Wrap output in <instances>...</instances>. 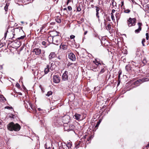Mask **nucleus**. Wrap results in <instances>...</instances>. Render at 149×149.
<instances>
[{
  "label": "nucleus",
  "instance_id": "obj_1",
  "mask_svg": "<svg viewBox=\"0 0 149 149\" xmlns=\"http://www.w3.org/2000/svg\"><path fill=\"white\" fill-rule=\"evenodd\" d=\"M7 128L10 131H19L21 128L20 126L18 123L15 124L13 122H11L7 125Z\"/></svg>",
  "mask_w": 149,
  "mask_h": 149
},
{
  "label": "nucleus",
  "instance_id": "obj_2",
  "mask_svg": "<svg viewBox=\"0 0 149 149\" xmlns=\"http://www.w3.org/2000/svg\"><path fill=\"white\" fill-rule=\"evenodd\" d=\"M56 33V35L52 36V39L53 42L54 44L58 45L60 43V40L61 39V36L58 35V33L56 31L51 32V34L52 35L54 33Z\"/></svg>",
  "mask_w": 149,
  "mask_h": 149
},
{
  "label": "nucleus",
  "instance_id": "obj_3",
  "mask_svg": "<svg viewBox=\"0 0 149 149\" xmlns=\"http://www.w3.org/2000/svg\"><path fill=\"white\" fill-rule=\"evenodd\" d=\"M52 125L56 127H58L62 125H63V122L62 118L56 117H54Z\"/></svg>",
  "mask_w": 149,
  "mask_h": 149
},
{
  "label": "nucleus",
  "instance_id": "obj_4",
  "mask_svg": "<svg viewBox=\"0 0 149 149\" xmlns=\"http://www.w3.org/2000/svg\"><path fill=\"white\" fill-rule=\"evenodd\" d=\"M68 72L67 71H65L63 74L62 77V80L63 81H69L71 79L68 75Z\"/></svg>",
  "mask_w": 149,
  "mask_h": 149
},
{
  "label": "nucleus",
  "instance_id": "obj_5",
  "mask_svg": "<svg viewBox=\"0 0 149 149\" xmlns=\"http://www.w3.org/2000/svg\"><path fill=\"white\" fill-rule=\"evenodd\" d=\"M136 19L135 18L130 17L127 20V24L129 27L134 26L135 25Z\"/></svg>",
  "mask_w": 149,
  "mask_h": 149
},
{
  "label": "nucleus",
  "instance_id": "obj_6",
  "mask_svg": "<svg viewBox=\"0 0 149 149\" xmlns=\"http://www.w3.org/2000/svg\"><path fill=\"white\" fill-rule=\"evenodd\" d=\"M70 119V117L68 115H65L63 118L62 121L63 123H67L69 122Z\"/></svg>",
  "mask_w": 149,
  "mask_h": 149
},
{
  "label": "nucleus",
  "instance_id": "obj_7",
  "mask_svg": "<svg viewBox=\"0 0 149 149\" xmlns=\"http://www.w3.org/2000/svg\"><path fill=\"white\" fill-rule=\"evenodd\" d=\"M53 81L56 83H59L61 80L60 77L58 75H56L53 77Z\"/></svg>",
  "mask_w": 149,
  "mask_h": 149
},
{
  "label": "nucleus",
  "instance_id": "obj_8",
  "mask_svg": "<svg viewBox=\"0 0 149 149\" xmlns=\"http://www.w3.org/2000/svg\"><path fill=\"white\" fill-rule=\"evenodd\" d=\"M138 26V28L135 30L134 32L136 33H138L141 30L142 24L141 22H138L137 23Z\"/></svg>",
  "mask_w": 149,
  "mask_h": 149
},
{
  "label": "nucleus",
  "instance_id": "obj_9",
  "mask_svg": "<svg viewBox=\"0 0 149 149\" xmlns=\"http://www.w3.org/2000/svg\"><path fill=\"white\" fill-rule=\"evenodd\" d=\"M32 52L35 53L36 55H39L41 53V50L39 48H36L34 49Z\"/></svg>",
  "mask_w": 149,
  "mask_h": 149
},
{
  "label": "nucleus",
  "instance_id": "obj_10",
  "mask_svg": "<svg viewBox=\"0 0 149 149\" xmlns=\"http://www.w3.org/2000/svg\"><path fill=\"white\" fill-rule=\"evenodd\" d=\"M68 57L72 61H74L76 60L75 55L72 53H70L69 54Z\"/></svg>",
  "mask_w": 149,
  "mask_h": 149
},
{
  "label": "nucleus",
  "instance_id": "obj_11",
  "mask_svg": "<svg viewBox=\"0 0 149 149\" xmlns=\"http://www.w3.org/2000/svg\"><path fill=\"white\" fill-rule=\"evenodd\" d=\"M95 8H96V17L97 18L98 21H99L100 19V16L99 15V11L100 10V8L98 7L97 6H95Z\"/></svg>",
  "mask_w": 149,
  "mask_h": 149
},
{
  "label": "nucleus",
  "instance_id": "obj_12",
  "mask_svg": "<svg viewBox=\"0 0 149 149\" xmlns=\"http://www.w3.org/2000/svg\"><path fill=\"white\" fill-rule=\"evenodd\" d=\"M148 80L147 78H143L141 79H139L136 81L135 82V84H138L139 82H143L144 81H147Z\"/></svg>",
  "mask_w": 149,
  "mask_h": 149
},
{
  "label": "nucleus",
  "instance_id": "obj_13",
  "mask_svg": "<svg viewBox=\"0 0 149 149\" xmlns=\"http://www.w3.org/2000/svg\"><path fill=\"white\" fill-rule=\"evenodd\" d=\"M32 72L34 75L36 76L38 75V70L37 68H34L32 69Z\"/></svg>",
  "mask_w": 149,
  "mask_h": 149
},
{
  "label": "nucleus",
  "instance_id": "obj_14",
  "mask_svg": "<svg viewBox=\"0 0 149 149\" xmlns=\"http://www.w3.org/2000/svg\"><path fill=\"white\" fill-rule=\"evenodd\" d=\"M56 56V54L54 52H51L49 56V59L51 60L53 58H54Z\"/></svg>",
  "mask_w": 149,
  "mask_h": 149
},
{
  "label": "nucleus",
  "instance_id": "obj_15",
  "mask_svg": "<svg viewBox=\"0 0 149 149\" xmlns=\"http://www.w3.org/2000/svg\"><path fill=\"white\" fill-rule=\"evenodd\" d=\"M104 65H103L102 66L100 67V68H101V71H100V72L98 73V76L99 75L101 74H102L103 73H104L105 71L106 70L105 69V66H104Z\"/></svg>",
  "mask_w": 149,
  "mask_h": 149
},
{
  "label": "nucleus",
  "instance_id": "obj_16",
  "mask_svg": "<svg viewBox=\"0 0 149 149\" xmlns=\"http://www.w3.org/2000/svg\"><path fill=\"white\" fill-rule=\"evenodd\" d=\"M48 42L47 41H42V47H46L48 45Z\"/></svg>",
  "mask_w": 149,
  "mask_h": 149
},
{
  "label": "nucleus",
  "instance_id": "obj_17",
  "mask_svg": "<svg viewBox=\"0 0 149 149\" xmlns=\"http://www.w3.org/2000/svg\"><path fill=\"white\" fill-rule=\"evenodd\" d=\"M95 63L96 65H97V67H99L100 68V67L103 65H104L102 63H101L99 61H95Z\"/></svg>",
  "mask_w": 149,
  "mask_h": 149
},
{
  "label": "nucleus",
  "instance_id": "obj_18",
  "mask_svg": "<svg viewBox=\"0 0 149 149\" xmlns=\"http://www.w3.org/2000/svg\"><path fill=\"white\" fill-rule=\"evenodd\" d=\"M67 45L61 44L60 46V48L62 49L63 50H66L67 48Z\"/></svg>",
  "mask_w": 149,
  "mask_h": 149
},
{
  "label": "nucleus",
  "instance_id": "obj_19",
  "mask_svg": "<svg viewBox=\"0 0 149 149\" xmlns=\"http://www.w3.org/2000/svg\"><path fill=\"white\" fill-rule=\"evenodd\" d=\"M74 118L77 120H79L80 119L81 115L80 114L76 113L74 115Z\"/></svg>",
  "mask_w": 149,
  "mask_h": 149
},
{
  "label": "nucleus",
  "instance_id": "obj_20",
  "mask_svg": "<svg viewBox=\"0 0 149 149\" xmlns=\"http://www.w3.org/2000/svg\"><path fill=\"white\" fill-rule=\"evenodd\" d=\"M6 100V99L3 96L0 94V101L4 102Z\"/></svg>",
  "mask_w": 149,
  "mask_h": 149
},
{
  "label": "nucleus",
  "instance_id": "obj_21",
  "mask_svg": "<svg viewBox=\"0 0 149 149\" xmlns=\"http://www.w3.org/2000/svg\"><path fill=\"white\" fill-rule=\"evenodd\" d=\"M75 127V126L74 125L71 124L69 126V129H68V131H70L73 130L74 129Z\"/></svg>",
  "mask_w": 149,
  "mask_h": 149
},
{
  "label": "nucleus",
  "instance_id": "obj_22",
  "mask_svg": "<svg viewBox=\"0 0 149 149\" xmlns=\"http://www.w3.org/2000/svg\"><path fill=\"white\" fill-rule=\"evenodd\" d=\"M72 146V142H67V143L66 144V146L68 148V149H69L71 148Z\"/></svg>",
  "mask_w": 149,
  "mask_h": 149
},
{
  "label": "nucleus",
  "instance_id": "obj_23",
  "mask_svg": "<svg viewBox=\"0 0 149 149\" xmlns=\"http://www.w3.org/2000/svg\"><path fill=\"white\" fill-rule=\"evenodd\" d=\"M125 69L127 71H129L131 69L130 65H127L125 67Z\"/></svg>",
  "mask_w": 149,
  "mask_h": 149
},
{
  "label": "nucleus",
  "instance_id": "obj_24",
  "mask_svg": "<svg viewBox=\"0 0 149 149\" xmlns=\"http://www.w3.org/2000/svg\"><path fill=\"white\" fill-rule=\"evenodd\" d=\"M106 28L108 30H110L111 29V25L109 24L107 26H106Z\"/></svg>",
  "mask_w": 149,
  "mask_h": 149
},
{
  "label": "nucleus",
  "instance_id": "obj_25",
  "mask_svg": "<svg viewBox=\"0 0 149 149\" xmlns=\"http://www.w3.org/2000/svg\"><path fill=\"white\" fill-rule=\"evenodd\" d=\"M111 5L113 6V7H114V6H116V3L114 0H112L111 1Z\"/></svg>",
  "mask_w": 149,
  "mask_h": 149
},
{
  "label": "nucleus",
  "instance_id": "obj_26",
  "mask_svg": "<svg viewBox=\"0 0 149 149\" xmlns=\"http://www.w3.org/2000/svg\"><path fill=\"white\" fill-rule=\"evenodd\" d=\"M52 92L51 91H48L47 94L46 95V96H49L50 95H51L52 94Z\"/></svg>",
  "mask_w": 149,
  "mask_h": 149
},
{
  "label": "nucleus",
  "instance_id": "obj_27",
  "mask_svg": "<svg viewBox=\"0 0 149 149\" xmlns=\"http://www.w3.org/2000/svg\"><path fill=\"white\" fill-rule=\"evenodd\" d=\"M120 15V14L119 13H116V17L117 19V20L119 19L120 18V17H119Z\"/></svg>",
  "mask_w": 149,
  "mask_h": 149
},
{
  "label": "nucleus",
  "instance_id": "obj_28",
  "mask_svg": "<svg viewBox=\"0 0 149 149\" xmlns=\"http://www.w3.org/2000/svg\"><path fill=\"white\" fill-rule=\"evenodd\" d=\"M8 5L6 3V5L4 7V9L6 11H7L8 10Z\"/></svg>",
  "mask_w": 149,
  "mask_h": 149
},
{
  "label": "nucleus",
  "instance_id": "obj_29",
  "mask_svg": "<svg viewBox=\"0 0 149 149\" xmlns=\"http://www.w3.org/2000/svg\"><path fill=\"white\" fill-rule=\"evenodd\" d=\"M100 121H99L98 122H97V124L95 126L94 128H96V129H97V127H98V126L100 124Z\"/></svg>",
  "mask_w": 149,
  "mask_h": 149
},
{
  "label": "nucleus",
  "instance_id": "obj_30",
  "mask_svg": "<svg viewBox=\"0 0 149 149\" xmlns=\"http://www.w3.org/2000/svg\"><path fill=\"white\" fill-rule=\"evenodd\" d=\"M56 21L58 23H60L61 22V20L60 19L56 18Z\"/></svg>",
  "mask_w": 149,
  "mask_h": 149
},
{
  "label": "nucleus",
  "instance_id": "obj_31",
  "mask_svg": "<svg viewBox=\"0 0 149 149\" xmlns=\"http://www.w3.org/2000/svg\"><path fill=\"white\" fill-rule=\"evenodd\" d=\"M145 42V40L144 38H143L142 39V44L143 46H145L144 44V42Z\"/></svg>",
  "mask_w": 149,
  "mask_h": 149
},
{
  "label": "nucleus",
  "instance_id": "obj_32",
  "mask_svg": "<svg viewBox=\"0 0 149 149\" xmlns=\"http://www.w3.org/2000/svg\"><path fill=\"white\" fill-rule=\"evenodd\" d=\"M49 71V69L45 68V74H47Z\"/></svg>",
  "mask_w": 149,
  "mask_h": 149
},
{
  "label": "nucleus",
  "instance_id": "obj_33",
  "mask_svg": "<svg viewBox=\"0 0 149 149\" xmlns=\"http://www.w3.org/2000/svg\"><path fill=\"white\" fill-rule=\"evenodd\" d=\"M25 37V36H21L20 37L18 38H17V39L19 40H20V39H23Z\"/></svg>",
  "mask_w": 149,
  "mask_h": 149
},
{
  "label": "nucleus",
  "instance_id": "obj_34",
  "mask_svg": "<svg viewBox=\"0 0 149 149\" xmlns=\"http://www.w3.org/2000/svg\"><path fill=\"white\" fill-rule=\"evenodd\" d=\"M111 19L113 21L115 20L113 14V13H111Z\"/></svg>",
  "mask_w": 149,
  "mask_h": 149
},
{
  "label": "nucleus",
  "instance_id": "obj_35",
  "mask_svg": "<svg viewBox=\"0 0 149 149\" xmlns=\"http://www.w3.org/2000/svg\"><path fill=\"white\" fill-rule=\"evenodd\" d=\"M130 10L128 9L125 10L124 11L125 13H129L130 12Z\"/></svg>",
  "mask_w": 149,
  "mask_h": 149
},
{
  "label": "nucleus",
  "instance_id": "obj_36",
  "mask_svg": "<svg viewBox=\"0 0 149 149\" xmlns=\"http://www.w3.org/2000/svg\"><path fill=\"white\" fill-rule=\"evenodd\" d=\"M146 40H148L149 38L148 33H146Z\"/></svg>",
  "mask_w": 149,
  "mask_h": 149
},
{
  "label": "nucleus",
  "instance_id": "obj_37",
  "mask_svg": "<svg viewBox=\"0 0 149 149\" xmlns=\"http://www.w3.org/2000/svg\"><path fill=\"white\" fill-rule=\"evenodd\" d=\"M15 116V115L12 114H10L9 115V116L11 118H14V117Z\"/></svg>",
  "mask_w": 149,
  "mask_h": 149
},
{
  "label": "nucleus",
  "instance_id": "obj_38",
  "mask_svg": "<svg viewBox=\"0 0 149 149\" xmlns=\"http://www.w3.org/2000/svg\"><path fill=\"white\" fill-rule=\"evenodd\" d=\"M68 9L69 10H72V8L70 6H69L68 7Z\"/></svg>",
  "mask_w": 149,
  "mask_h": 149
},
{
  "label": "nucleus",
  "instance_id": "obj_39",
  "mask_svg": "<svg viewBox=\"0 0 149 149\" xmlns=\"http://www.w3.org/2000/svg\"><path fill=\"white\" fill-rule=\"evenodd\" d=\"M8 32V30H7L6 31V32L5 33H4V38H5H5H6V36H7V32Z\"/></svg>",
  "mask_w": 149,
  "mask_h": 149
},
{
  "label": "nucleus",
  "instance_id": "obj_40",
  "mask_svg": "<svg viewBox=\"0 0 149 149\" xmlns=\"http://www.w3.org/2000/svg\"><path fill=\"white\" fill-rule=\"evenodd\" d=\"M16 86L18 88H19L20 87V86L19 84L18 83H17L16 84Z\"/></svg>",
  "mask_w": 149,
  "mask_h": 149
},
{
  "label": "nucleus",
  "instance_id": "obj_41",
  "mask_svg": "<svg viewBox=\"0 0 149 149\" xmlns=\"http://www.w3.org/2000/svg\"><path fill=\"white\" fill-rule=\"evenodd\" d=\"M44 28H45V26H43L42 27H41L40 28V32H42V29H44Z\"/></svg>",
  "mask_w": 149,
  "mask_h": 149
},
{
  "label": "nucleus",
  "instance_id": "obj_42",
  "mask_svg": "<svg viewBox=\"0 0 149 149\" xmlns=\"http://www.w3.org/2000/svg\"><path fill=\"white\" fill-rule=\"evenodd\" d=\"M75 36H74L73 35H72L70 36V38L71 39H72L74 38H75Z\"/></svg>",
  "mask_w": 149,
  "mask_h": 149
},
{
  "label": "nucleus",
  "instance_id": "obj_43",
  "mask_svg": "<svg viewBox=\"0 0 149 149\" xmlns=\"http://www.w3.org/2000/svg\"><path fill=\"white\" fill-rule=\"evenodd\" d=\"M120 83V79H118L117 81V86H118L119 85Z\"/></svg>",
  "mask_w": 149,
  "mask_h": 149
},
{
  "label": "nucleus",
  "instance_id": "obj_44",
  "mask_svg": "<svg viewBox=\"0 0 149 149\" xmlns=\"http://www.w3.org/2000/svg\"><path fill=\"white\" fill-rule=\"evenodd\" d=\"M107 20L109 21H111V20L110 19V17L109 16H108L107 17Z\"/></svg>",
  "mask_w": 149,
  "mask_h": 149
},
{
  "label": "nucleus",
  "instance_id": "obj_45",
  "mask_svg": "<svg viewBox=\"0 0 149 149\" xmlns=\"http://www.w3.org/2000/svg\"><path fill=\"white\" fill-rule=\"evenodd\" d=\"M57 58L59 60H61L62 59L61 57V56H57Z\"/></svg>",
  "mask_w": 149,
  "mask_h": 149
},
{
  "label": "nucleus",
  "instance_id": "obj_46",
  "mask_svg": "<svg viewBox=\"0 0 149 149\" xmlns=\"http://www.w3.org/2000/svg\"><path fill=\"white\" fill-rule=\"evenodd\" d=\"M79 147V143H78V144L76 146V148H78Z\"/></svg>",
  "mask_w": 149,
  "mask_h": 149
},
{
  "label": "nucleus",
  "instance_id": "obj_47",
  "mask_svg": "<svg viewBox=\"0 0 149 149\" xmlns=\"http://www.w3.org/2000/svg\"><path fill=\"white\" fill-rule=\"evenodd\" d=\"M70 1V0H68V1H67L66 3L67 5H68Z\"/></svg>",
  "mask_w": 149,
  "mask_h": 149
},
{
  "label": "nucleus",
  "instance_id": "obj_48",
  "mask_svg": "<svg viewBox=\"0 0 149 149\" xmlns=\"http://www.w3.org/2000/svg\"><path fill=\"white\" fill-rule=\"evenodd\" d=\"M121 6H122L123 5H124V1H122V0L121 1Z\"/></svg>",
  "mask_w": 149,
  "mask_h": 149
},
{
  "label": "nucleus",
  "instance_id": "obj_49",
  "mask_svg": "<svg viewBox=\"0 0 149 149\" xmlns=\"http://www.w3.org/2000/svg\"><path fill=\"white\" fill-rule=\"evenodd\" d=\"M29 104V105H30V107L31 108L33 109V107H32L31 106V104Z\"/></svg>",
  "mask_w": 149,
  "mask_h": 149
},
{
  "label": "nucleus",
  "instance_id": "obj_50",
  "mask_svg": "<svg viewBox=\"0 0 149 149\" xmlns=\"http://www.w3.org/2000/svg\"><path fill=\"white\" fill-rule=\"evenodd\" d=\"M81 10V8H77V11H80Z\"/></svg>",
  "mask_w": 149,
  "mask_h": 149
},
{
  "label": "nucleus",
  "instance_id": "obj_51",
  "mask_svg": "<svg viewBox=\"0 0 149 149\" xmlns=\"http://www.w3.org/2000/svg\"><path fill=\"white\" fill-rule=\"evenodd\" d=\"M46 145H45V147L46 148V149H51V148L50 147H49L47 148L46 147Z\"/></svg>",
  "mask_w": 149,
  "mask_h": 149
},
{
  "label": "nucleus",
  "instance_id": "obj_52",
  "mask_svg": "<svg viewBox=\"0 0 149 149\" xmlns=\"http://www.w3.org/2000/svg\"><path fill=\"white\" fill-rule=\"evenodd\" d=\"M104 24L105 26H106V20L105 19H104Z\"/></svg>",
  "mask_w": 149,
  "mask_h": 149
},
{
  "label": "nucleus",
  "instance_id": "obj_53",
  "mask_svg": "<svg viewBox=\"0 0 149 149\" xmlns=\"http://www.w3.org/2000/svg\"><path fill=\"white\" fill-rule=\"evenodd\" d=\"M115 11V10L114 9H113L112 10V13H114Z\"/></svg>",
  "mask_w": 149,
  "mask_h": 149
},
{
  "label": "nucleus",
  "instance_id": "obj_54",
  "mask_svg": "<svg viewBox=\"0 0 149 149\" xmlns=\"http://www.w3.org/2000/svg\"><path fill=\"white\" fill-rule=\"evenodd\" d=\"M93 36H94L95 37H98V35L97 34H94L93 35Z\"/></svg>",
  "mask_w": 149,
  "mask_h": 149
},
{
  "label": "nucleus",
  "instance_id": "obj_55",
  "mask_svg": "<svg viewBox=\"0 0 149 149\" xmlns=\"http://www.w3.org/2000/svg\"><path fill=\"white\" fill-rule=\"evenodd\" d=\"M87 32H88V31H85L84 32V35H86V34H87Z\"/></svg>",
  "mask_w": 149,
  "mask_h": 149
},
{
  "label": "nucleus",
  "instance_id": "obj_56",
  "mask_svg": "<svg viewBox=\"0 0 149 149\" xmlns=\"http://www.w3.org/2000/svg\"><path fill=\"white\" fill-rule=\"evenodd\" d=\"M91 8H94V7L95 6H94L92 4V5H91Z\"/></svg>",
  "mask_w": 149,
  "mask_h": 149
},
{
  "label": "nucleus",
  "instance_id": "obj_57",
  "mask_svg": "<svg viewBox=\"0 0 149 149\" xmlns=\"http://www.w3.org/2000/svg\"><path fill=\"white\" fill-rule=\"evenodd\" d=\"M118 79H120V74H118Z\"/></svg>",
  "mask_w": 149,
  "mask_h": 149
},
{
  "label": "nucleus",
  "instance_id": "obj_58",
  "mask_svg": "<svg viewBox=\"0 0 149 149\" xmlns=\"http://www.w3.org/2000/svg\"><path fill=\"white\" fill-rule=\"evenodd\" d=\"M49 66L48 65H47L46 68L49 69Z\"/></svg>",
  "mask_w": 149,
  "mask_h": 149
},
{
  "label": "nucleus",
  "instance_id": "obj_59",
  "mask_svg": "<svg viewBox=\"0 0 149 149\" xmlns=\"http://www.w3.org/2000/svg\"><path fill=\"white\" fill-rule=\"evenodd\" d=\"M51 35H52V36H55V35H56V33H54V34H53L52 35L51 34Z\"/></svg>",
  "mask_w": 149,
  "mask_h": 149
},
{
  "label": "nucleus",
  "instance_id": "obj_60",
  "mask_svg": "<svg viewBox=\"0 0 149 149\" xmlns=\"http://www.w3.org/2000/svg\"><path fill=\"white\" fill-rule=\"evenodd\" d=\"M63 10H67V8H63Z\"/></svg>",
  "mask_w": 149,
  "mask_h": 149
},
{
  "label": "nucleus",
  "instance_id": "obj_61",
  "mask_svg": "<svg viewBox=\"0 0 149 149\" xmlns=\"http://www.w3.org/2000/svg\"><path fill=\"white\" fill-rule=\"evenodd\" d=\"M89 1H90V2H93V0H89Z\"/></svg>",
  "mask_w": 149,
  "mask_h": 149
},
{
  "label": "nucleus",
  "instance_id": "obj_62",
  "mask_svg": "<svg viewBox=\"0 0 149 149\" xmlns=\"http://www.w3.org/2000/svg\"><path fill=\"white\" fill-rule=\"evenodd\" d=\"M145 62H146V60H145V59L143 60V63H145Z\"/></svg>",
  "mask_w": 149,
  "mask_h": 149
},
{
  "label": "nucleus",
  "instance_id": "obj_63",
  "mask_svg": "<svg viewBox=\"0 0 149 149\" xmlns=\"http://www.w3.org/2000/svg\"><path fill=\"white\" fill-rule=\"evenodd\" d=\"M149 147V143H148L147 145L146 146V147Z\"/></svg>",
  "mask_w": 149,
  "mask_h": 149
},
{
  "label": "nucleus",
  "instance_id": "obj_64",
  "mask_svg": "<svg viewBox=\"0 0 149 149\" xmlns=\"http://www.w3.org/2000/svg\"><path fill=\"white\" fill-rule=\"evenodd\" d=\"M14 38V36H13V37H12V40H13V41H14V39H13V38Z\"/></svg>",
  "mask_w": 149,
  "mask_h": 149
}]
</instances>
